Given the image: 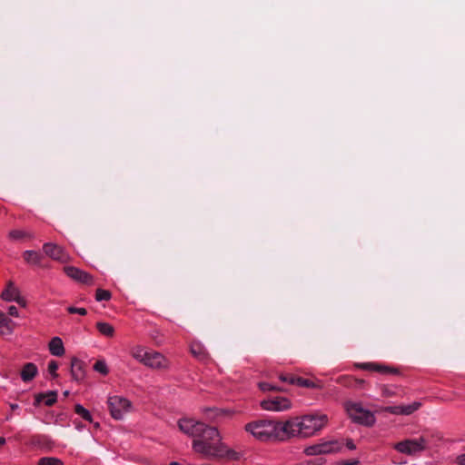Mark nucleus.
<instances>
[{"instance_id": "nucleus-1", "label": "nucleus", "mask_w": 465, "mask_h": 465, "mask_svg": "<svg viewBox=\"0 0 465 465\" xmlns=\"http://www.w3.org/2000/svg\"><path fill=\"white\" fill-rule=\"evenodd\" d=\"M178 426L183 433L194 438L193 441L194 451L208 458L223 453V444L220 442V435L216 428L193 419H182Z\"/></svg>"}, {"instance_id": "nucleus-2", "label": "nucleus", "mask_w": 465, "mask_h": 465, "mask_svg": "<svg viewBox=\"0 0 465 465\" xmlns=\"http://www.w3.org/2000/svg\"><path fill=\"white\" fill-rule=\"evenodd\" d=\"M298 421L299 437L307 438L320 431L327 423L328 418L324 414H306L296 417Z\"/></svg>"}, {"instance_id": "nucleus-3", "label": "nucleus", "mask_w": 465, "mask_h": 465, "mask_svg": "<svg viewBox=\"0 0 465 465\" xmlns=\"http://www.w3.org/2000/svg\"><path fill=\"white\" fill-rule=\"evenodd\" d=\"M245 429L256 439L266 441L274 440L275 420H259L246 424Z\"/></svg>"}, {"instance_id": "nucleus-4", "label": "nucleus", "mask_w": 465, "mask_h": 465, "mask_svg": "<svg viewBox=\"0 0 465 465\" xmlns=\"http://www.w3.org/2000/svg\"><path fill=\"white\" fill-rule=\"evenodd\" d=\"M346 411L350 418L356 423L368 427L372 426L375 423L374 414L371 411L362 408L360 403H346Z\"/></svg>"}, {"instance_id": "nucleus-5", "label": "nucleus", "mask_w": 465, "mask_h": 465, "mask_svg": "<svg viewBox=\"0 0 465 465\" xmlns=\"http://www.w3.org/2000/svg\"><path fill=\"white\" fill-rule=\"evenodd\" d=\"M428 440L421 436L418 439H408L401 440L394 445V449L406 455H415L418 452H421L427 449Z\"/></svg>"}, {"instance_id": "nucleus-6", "label": "nucleus", "mask_w": 465, "mask_h": 465, "mask_svg": "<svg viewBox=\"0 0 465 465\" xmlns=\"http://www.w3.org/2000/svg\"><path fill=\"white\" fill-rule=\"evenodd\" d=\"M297 424L298 421H296L295 418L288 420L285 422L275 420L274 440L283 441L292 437L299 436Z\"/></svg>"}, {"instance_id": "nucleus-7", "label": "nucleus", "mask_w": 465, "mask_h": 465, "mask_svg": "<svg viewBox=\"0 0 465 465\" xmlns=\"http://www.w3.org/2000/svg\"><path fill=\"white\" fill-rule=\"evenodd\" d=\"M111 416L115 420H121L131 409V402L121 396H111L107 401Z\"/></svg>"}, {"instance_id": "nucleus-8", "label": "nucleus", "mask_w": 465, "mask_h": 465, "mask_svg": "<svg viewBox=\"0 0 465 465\" xmlns=\"http://www.w3.org/2000/svg\"><path fill=\"white\" fill-rule=\"evenodd\" d=\"M261 407L270 411H284L291 409L292 404L290 400L285 397H272L263 400L261 402Z\"/></svg>"}, {"instance_id": "nucleus-9", "label": "nucleus", "mask_w": 465, "mask_h": 465, "mask_svg": "<svg viewBox=\"0 0 465 465\" xmlns=\"http://www.w3.org/2000/svg\"><path fill=\"white\" fill-rule=\"evenodd\" d=\"M1 298L5 302H15L21 307H26V301L21 296L19 289L12 281L6 283L5 289L1 293Z\"/></svg>"}, {"instance_id": "nucleus-10", "label": "nucleus", "mask_w": 465, "mask_h": 465, "mask_svg": "<svg viewBox=\"0 0 465 465\" xmlns=\"http://www.w3.org/2000/svg\"><path fill=\"white\" fill-rule=\"evenodd\" d=\"M143 364L151 369L162 370L168 367V361L160 352L149 351Z\"/></svg>"}, {"instance_id": "nucleus-11", "label": "nucleus", "mask_w": 465, "mask_h": 465, "mask_svg": "<svg viewBox=\"0 0 465 465\" xmlns=\"http://www.w3.org/2000/svg\"><path fill=\"white\" fill-rule=\"evenodd\" d=\"M64 270L68 277L80 283L86 285H92L94 283L93 276L84 271H82L74 266H66Z\"/></svg>"}, {"instance_id": "nucleus-12", "label": "nucleus", "mask_w": 465, "mask_h": 465, "mask_svg": "<svg viewBox=\"0 0 465 465\" xmlns=\"http://www.w3.org/2000/svg\"><path fill=\"white\" fill-rule=\"evenodd\" d=\"M356 367L371 371H377L383 374H399L400 371L398 369L380 364L377 362H364V363H357Z\"/></svg>"}, {"instance_id": "nucleus-13", "label": "nucleus", "mask_w": 465, "mask_h": 465, "mask_svg": "<svg viewBox=\"0 0 465 465\" xmlns=\"http://www.w3.org/2000/svg\"><path fill=\"white\" fill-rule=\"evenodd\" d=\"M43 251L47 256L54 260L62 262L67 260V255L64 253V250L56 244L51 242L45 243L43 246Z\"/></svg>"}, {"instance_id": "nucleus-14", "label": "nucleus", "mask_w": 465, "mask_h": 465, "mask_svg": "<svg viewBox=\"0 0 465 465\" xmlns=\"http://www.w3.org/2000/svg\"><path fill=\"white\" fill-rule=\"evenodd\" d=\"M57 401V392L50 391L46 393H39L35 396V406H38L41 402H45L46 406L54 405Z\"/></svg>"}, {"instance_id": "nucleus-15", "label": "nucleus", "mask_w": 465, "mask_h": 465, "mask_svg": "<svg viewBox=\"0 0 465 465\" xmlns=\"http://www.w3.org/2000/svg\"><path fill=\"white\" fill-rule=\"evenodd\" d=\"M71 373L75 381H81L84 377V362L74 357L71 361Z\"/></svg>"}, {"instance_id": "nucleus-16", "label": "nucleus", "mask_w": 465, "mask_h": 465, "mask_svg": "<svg viewBox=\"0 0 465 465\" xmlns=\"http://www.w3.org/2000/svg\"><path fill=\"white\" fill-rule=\"evenodd\" d=\"M15 327V323L0 311V334H11Z\"/></svg>"}, {"instance_id": "nucleus-17", "label": "nucleus", "mask_w": 465, "mask_h": 465, "mask_svg": "<svg viewBox=\"0 0 465 465\" xmlns=\"http://www.w3.org/2000/svg\"><path fill=\"white\" fill-rule=\"evenodd\" d=\"M49 351L51 354L60 357L64 354V347L61 338L54 337L49 342Z\"/></svg>"}, {"instance_id": "nucleus-18", "label": "nucleus", "mask_w": 465, "mask_h": 465, "mask_svg": "<svg viewBox=\"0 0 465 465\" xmlns=\"http://www.w3.org/2000/svg\"><path fill=\"white\" fill-rule=\"evenodd\" d=\"M37 374V367L32 362L26 363L21 371V378L25 382L32 381Z\"/></svg>"}, {"instance_id": "nucleus-19", "label": "nucleus", "mask_w": 465, "mask_h": 465, "mask_svg": "<svg viewBox=\"0 0 465 465\" xmlns=\"http://www.w3.org/2000/svg\"><path fill=\"white\" fill-rule=\"evenodd\" d=\"M322 454L337 452L341 449V444L337 440L319 443Z\"/></svg>"}, {"instance_id": "nucleus-20", "label": "nucleus", "mask_w": 465, "mask_h": 465, "mask_svg": "<svg viewBox=\"0 0 465 465\" xmlns=\"http://www.w3.org/2000/svg\"><path fill=\"white\" fill-rule=\"evenodd\" d=\"M23 258L28 264L40 265L43 256L35 251H25Z\"/></svg>"}, {"instance_id": "nucleus-21", "label": "nucleus", "mask_w": 465, "mask_h": 465, "mask_svg": "<svg viewBox=\"0 0 465 465\" xmlns=\"http://www.w3.org/2000/svg\"><path fill=\"white\" fill-rule=\"evenodd\" d=\"M8 237L12 241H25L32 239L33 234L25 230L15 229L9 232Z\"/></svg>"}, {"instance_id": "nucleus-22", "label": "nucleus", "mask_w": 465, "mask_h": 465, "mask_svg": "<svg viewBox=\"0 0 465 465\" xmlns=\"http://www.w3.org/2000/svg\"><path fill=\"white\" fill-rule=\"evenodd\" d=\"M191 352L199 360H203L207 357L206 350L200 342H193L191 344Z\"/></svg>"}, {"instance_id": "nucleus-23", "label": "nucleus", "mask_w": 465, "mask_h": 465, "mask_svg": "<svg viewBox=\"0 0 465 465\" xmlns=\"http://www.w3.org/2000/svg\"><path fill=\"white\" fill-rule=\"evenodd\" d=\"M291 384L297 385L299 387L303 388H320L315 382L309 379H304L302 377L296 376V378H292Z\"/></svg>"}, {"instance_id": "nucleus-24", "label": "nucleus", "mask_w": 465, "mask_h": 465, "mask_svg": "<svg viewBox=\"0 0 465 465\" xmlns=\"http://www.w3.org/2000/svg\"><path fill=\"white\" fill-rule=\"evenodd\" d=\"M96 328L101 334L106 337H113L114 334V328L107 322H99L96 323Z\"/></svg>"}, {"instance_id": "nucleus-25", "label": "nucleus", "mask_w": 465, "mask_h": 465, "mask_svg": "<svg viewBox=\"0 0 465 465\" xmlns=\"http://www.w3.org/2000/svg\"><path fill=\"white\" fill-rule=\"evenodd\" d=\"M74 412L80 417H82L84 420L93 422V418L90 411L81 404H76L74 406Z\"/></svg>"}, {"instance_id": "nucleus-26", "label": "nucleus", "mask_w": 465, "mask_h": 465, "mask_svg": "<svg viewBox=\"0 0 465 465\" xmlns=\"http://www.w3.org/2000/svg\"><path fill=\"white\" fill-rule=\"evenodd\" d=\"M147 352H149V351L144 350L143 347L136 346L132 349L131 354L135 360L143 363Z\"/></svg>"}, {"instance_id": "nucleus-27", "label": "nucleus", "mask_w": 465, "mask_h": 465, "mask_svg": "<svg viewBox=\"0 0 465 465\" xmlns=\"http://www.w3.org/2000/svg\"><path fill=\"white\" fill-rule=\"evenodd\" d=\"M37 465H64V461L56 457H43L38 460Z\"/></svg>"}, {"instance_id": "nucleus-28", "label": "nucleus", "mask_w": 465, "mask_h": 465, "mask_svg": "<svg viewBox=\"0 0 465 465\" xmlns=\"http://www.w3.org/2000/svg\"><path fill=\"white\" fill-rule=\"evenodd\" d=\"M223 453L222 455H213L212 458H224L226 457L227 459H230V460H238L240 455L238 452L232 450H229L227 449V447L225 445H223Z\"/></svg>"}, {"instance_id": "nucleus-29", "label": "nucleus", "mask_w": 465, "mask_h": 465, "mask_svg": "<svg viewBox=\"0 0 465 465\" xmlns=\"http://www.w3.org/2000/svg\"><path fill=\"white\" fill-rule=\"evenodd\" d=\"M421 404L418 401H415L409 405H402V415H410L420 409Z\"/></svg>"}, {"instance_id": "nucleus-30", "label": "nucleus", "mask_w": 465, "mask_h": 465, "mask_svg": "<svg viewBox=\"0 0 465 465\" xmlns=\"http://www.w3.org/2000/svg\"><path fill=\"white\" fill-rule=\"evenodd\" d=\"M94 370L104 374V375H106L109 372L107 365L104 360H98L94 364Z\"/></svg>"}, {"instance_id": "nucleus-31", "label": "nucleus", "mask_w": 465, "mask_h": 465, "mask_svg": "<svg viewBox=\"0 0 465 465\" xmlns=\"http://www.w3.org/2000/svg\"><path fill=\"white\" fill-rule=\"evenodd\" d=\"M95 299L97 302L108 301L111 299V292L106 290L97 289L95 293Z\"/></svg>"}, {"instance_id": "nucleus-32", "label": "nucleus", "mask_w": 465, "mask_h": 465, "mask_svg": "<svg viewBox=\"0 0 465 465\" xmlns=\"http://www.w3.org/2000/svg\"><path fill=\"white\" fill-rule=\"evenodd\" d=\"M203 412L206 419L212 420L214 419V417L219 415L220 411L218 409L206 408L203 410Z\"/></svg>"}, {"instance_id": "nucleus-33", "label": "nucleus", "mask_w": 465, "mask_h": 465, "mask_svg": "<svg viewBox=\"0 0 465 465\" xmlns=\"http://www.w3.org/2000/svg\"><path fill=\"white\" fill-rule=\"evenodd\" d=\"M304 452L307 455H319L322 454L319 444L309 446L305 449Z\"/></svg>"}, {"instance_id": "nucleus-34", "label": "nucleus", "mask_w": 465, "mask_h": 465, "mask_svg": "<svg viewBox=\"0 0 465 465\" xmlns=\"http://www.w3.org/2000/svg\"><path fill=\"white\" fill-rule=\"evenodd\" d=\"M58 369V363L55 361H50L48 363V371L54 377L56 378L58 376L56 371Z\"/></svg>"}, {"instance_id": "nucleus-35", "label": "nucleus", "mask_w": 465, "mask_h": 465, "mask_svg": "<svg viewBox=\"0 0 465 465\" xmlns=\"http://www.w3.org/2000/svg\"><path fill=\"white\" fill-rule=\"evenodd\" d=\"M67 312L69 313H72V314L78 313V314L83 315V316L87 314L86 309H84V308H77V307H74V306L68 307L67 308Z\"/></svg>"}, {"instance_id": "nucleus-36", "label": "nucleus", "mask_w": 465, "mask_h": 465, "mask_svg": "<svg viewBox=\"0 0 465 465\" xmlns=\"http://www.w3.org/2000/svg\"><path fill=\"white\" fill-rule=\"evenodd\" d=\"M259 387L260 389L262 391H280L279 388L275 387V386H272V384L268 383V382H261L259 384Z\"/></svg>"}, {"instance_id": "nucleus-37", "label": "nucleus", "mask_w": 465, "mask_h": 465, "mask_svg": "<svg viewBox=\"0 0 465 465\" xmlns=\"http://www.w3.org/2000/svg\"><path fill=\"white\" fill-rule=\"evenodd\" d=\"M387 411L394 415H402V405L388 407Z\"/></svg>"}, {"instance_id": "nucleus-38", "label": "nucleus", "mask_w": 465, "mask_h": 465, "mask_svg": "<svg viewBox=\"0 0 465 465\" xmlns=\"http://www.w3.org/2000/svg\"><path fill=\"white\" fill-rule=\"evenodd\" d=\"M292 378H296V376L294 375H292V374H281L280 375V380L283 382H288L291 384V380Z\"/></svg>"}, {"instance_id": "nucleus-39", "label": "nucleus", "mask_w": 465, "mask_h": 465, "mask_svg": "<svg viewBox=\"0 0 465 465\" xmlns=\"http://www.w3.org/2000/svg\"><path fill=\"white\" fill-rule=\"evenodd\" d=\"M8 314L13 317H18L19 313L17 308L14 305L9 306Z\"/></svg>"}, {"instance_id": "nucleus-40", "label": "nucleus", "mask_w": 465, "mask_h": 465, "mask_svg": "<svg viewBox=\"0 0 465 465\" xmlns=\"http://www.w3.org/2000/svg\"><path fill=\"white\" fill-rule=\"evenodd\" d=\"M365 381L364 380H361V379H355L354 380V386L357 387V388H362L365 384Z\"/></svg>"}, {"instance_id": "nucleus-41", "label": "nucleus", "mask_w": 465, "mask_h": 465, "mask_svg": "<svg viewBox=\"0 0 465 465\" xmlns=\"http://www.w3.org/2000/svg\"><path fill=\"white\" fill-rule=\"evenodd\" d=\"M456 462H457L459 465H465V453H464V454H461V455H459V456L456 458Z\"/></svg>"}, {"instance_id": "nucleus-42", "label": "nucleus", "mask_w": 465, "mask_h": 465, "mask_svg": "<svg viewBox=\"0 0 465 465\" xmlns=\"http://www.w3.org/2000/svg\"><path fill=\"white\" fill-rule=\"evenodd\" d=\"M359 463L358 460H349L342 462V465H357Z\"/></svg>"}, {"instance_id": "nucleus-43", "label": "nucleus", "mask_w": 465, "mask_h": 465, "mask_svg": "<svg viewBox=\"0 0 465 465\" xmlns=\"http://www.w3.org/2000/svg\"><path fill=\"white\" fill-rule=\"evenodd\" d=\"M346 446L349 450H355V448H356L352 440H347Z\"/></svg>"}, {"instance_id": "nucleus-44", "label": "nucleus", "mask_w": 465, "mask_h": 465, "mask_svg": "<svg viewBox=\"0 0 465 465\" xmlns=\"http://www.w3.org/2000/svg\"><path fill=\"white\" fill-rule=\"evenodd\" d=\"M6 442V440L4 437H0V448L3 447Z\"/></svg>"}, {"instance_id": "nucleus-45", "label": "nucleus", "mask_w": 465, "mask_h": 465, "mask_svg": "<svg viewBox=\"0 0 465 465\" xmlns=\"http://www.w3.org/2000/svg\"><path fill=\"white\" fill-rule=\"evenodd\" d=\"M10 407H11L12 411H15V410H17V409H18V405H17V404H15V403H14V404H11V405H10Z\"/></svg>"}, {"instance_id": "nucleus-46", "label": "nucleus", "mask_w": 465, "mask_h": 465, "mask_svg": "<svg viewBox=\"0 0 465 465\" xmlns=\"http://www.w3.org/2000/svg\"><path fill=\"white\" fill-rule=\"evenodd\" d=\"M169 465H182V464L177 461H173Z\"/></svg>"}]
</instances>
